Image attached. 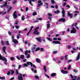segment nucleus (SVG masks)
Here are the masks:
<instances>
[{
    "label": "nucleus",
    "mask_w": 80,
    "mask_h": 80,
    "mask_svg": "<svg viewBox=\"0 0 80 80\" xmlns=\"http://www.w3.org/2000/svg\"><path fill=\"white\" fill-rule=\"evenodd\" d=\"M14 36H12V42H14L15 44H17L18 43V41L17 40L14 39Z\"/></svg>",
    "instance_id": "nucleus-1"
},
{
    "label": "nucleus",
    "mask_w": 80,
    "mask_h": 80,
    "mask_svg": "<svg viewBox=\"0 0 80 80\" xmlns=\"http://www.w3.org/2000/svg\"><path fill=\"white\" fill-rule=\"evenodd\" d=\"M17 11H15L13 13V18L14 19L17 18Z\"/></svg>",
    "instance_id": "nucleus-2"
},
{
    "label": "nucleus",
    "mask_w": 80,
    "mask_h": 80,
    "mask_svg": "<svg viewBox=\"0 0 80 80\" xmlns=\"http://www.w3.org/2000/svg\"><path fill=\"white\" fill-rule=\"evenodd\" d=\"M77 32L76 29L74 28H73L72 30H71V33H75Z\"/></svg>",
    "instance_id": "nucleus-3"
},
{
    "label": "nucleus",
    "mask_w": 80,
    "mask_h": 80,
    "mask_svg": "<svg viewBox=\"0 0 80 80\" xmlns=\"http://www.w3.org/2000/svg\"><path fill=\"white\" fill-rule=\"evenodd\" d=\"M18 79L19 80H23V78L22 77V75L21 73H19V75L18 76Z\"/></svg>",
    "instance_id": "nucleus-4"
},
{
    "label": "nucleus",
    "mask_w": 80,
    "mask_h": 80,
    "mask_svg": "<svg viewBox=\"0 0 80 80\" xmlns=\"http://www.w3.org/2000/svg\"><path fill=\"white\" fill-rule=\"evenodd\" d=\"M68 17H70L71 18H72L73 17V14L70 13V11H68Z\"/></svg>",
    "instance_id": "nucleus-5"
},
{
    "label": "nucleus",
    "mask_w": 80,
    "mask_h": 80,
    "mask_svg": "<svg viewBox=\"0 0 80 80\" xmlns=\"http://www.w3.org/2000/svg\"><path fill=\"white\" fill-rule=\"evenodd\" d=\"M0 60H5L6 62H7V59L4 57H2V56L0 54Z\"/></svg>",
    "instance_id": "nucleus-6"
},
{
    "label": "nucleus",
    "mask_w": 80,
    "mask_h": 80,
    "mask_svg": "<svg viewBox=\"0 0 80 80\" xmlns=\"http://www.w3.org/2000/svg\"><path fill=\"white\" fill-rule=\"evenodd\" d=\"M61 72L63 74H67L68 73V71H64L63 70H62Z\"/></svg>",
    "instance_id": "nucleus-7"
},
{
    "label": "nucleus",
    "mask_w": 80,
    "mask_h": 80,
    "mask_svg": "<svg viewBox=\"0 0 80 80\" xmlns=\"http://www.w3.org/2000/svg\"><path fill=\"white\" fill-rule=\"evenodd\" d=\"M53 43H55V44H60V42L58 41H52Z\"/></svg>",
    "instance_id": "nucleus-8"
},
{
    "label": "nucleus",
    "mask_w": 80,
    "mask_h": 80,
    "mask_svg": "<svg viewBox=\"0 0 80 80\" xmlns=\"http://www.w3.org/2000/svg\"><path fill=\"white\" fill-rule=\"evenodd\" d=\"M6 48H7V47L5 46H4L2 48L3 52L4 53H5V54H7V52H5V50L6 49Z\"/></svg>",
    "instance_id": "nucleus-9"
},
{
    "label": "nucleus",
    "mask_w": 80,
    "mask_h": 80,
    "mask_svg": "<svg viewBox=\"0 0 80 80\" xmlns=\"http://www.w3.org/2000/svg\"><path fill=\"white\" fill-rule=\"evenodd\" d=\"M78 56L77 57L76 59V60L77 61V60H78L79 59H80V52H78Z\"/></svg>",
    "instance_id": "nucleus-10"
},
{
    "label": "nucleus",
    "mask_w": 80,
    "mask_h": 80,
    "mask_svg": "<svg viewBox=\"0 0 80 80\" xmlns=\"http://www.w3.org/2000/svg\"><path fill=\"white\" fill-rule=\"evenodd\" d=\"M62 16L63 17H65V11L64 10V9L63 8H62Z\"/></svg>",
    "instance_id": "nucleus-11"
},
{
    "label": "nucleus",
    "mask_w": 80,
    "mask_h": 80,
    "mask_svg": "<svg viewBox=\"0 0 80 80\" xmlns=\"http://www.w3.org/2000/svg\"><path fill=\"white\" fill-rule=\"evenodd\" d=\"M48 16H49V17H48L49 19H50V20H52L51 17H52V14L50 13H48Z\"/></svg>",
    "instance_id": "nucleus-12"
},
{
    "label": "nucleus",
    "mask_w": 80,
    "mask_h": 80,
    "mask_svg": "<svg viewBox=\"0 0 80 80\" xmlns=\"http://www.w3.org/2000/svg\"><path fill=\"white\" fill-rule=\"evenodd\" d=\"M27 63L28 65H30V64L31 65V67H32L33 66V64H32V63L31 62H27Z\"/></svg>",
    "instance_id": "nucleus-13"
},
{
    "label": "nucleus",
    "mask_w": 80,
    "mask_h": 80,
    "mask_svg": "<svg viewBox=\"0 0 80 80\" xmlns=\"http://www.w3.org/2000/svg\"><path fill=\"white\" fill-rule=\"evenodd\" d=\"M37 31V30H35V31L34 32V34H35V35H38L39 34H40V32Z\"/></svg>",
    "instance_id": "nucleus-14"
},
{
    "label": "nucleus",
    "mask_w": 80,
    "mask_h": 80,
    "mask_svg": "<svg viewBox=\"0 0 80 80\" xmlns=\"http://www.w3.org/2000/svg\"><path fill=\"white\" fill-rule=\"evenodd\" d=\"M7 2H5L4 3V4L1 6V8H3V7H5V6H6L7 5Z\"/></svg>",
    "instance_id": "nucleus-15"
},
{
    "label": "nucleus",
    "mask_w": 80,
    "mask_h": 80,
    "mask_svg": "<svg viewBox=\"0 0 80 80\" xmlns=\"http://www.w3.org/2000/svg\"><path fill=\"white\" fill-rule=\"evenodd\" d=\"M65 18H62L59 20V22H65Z\"/></svg>",
    "instance_id": "nucleus-16"
},
{
    "label": "nucleus",
    "mask_w": 80,
    "mask_h": 80,
    "mask_svg": "<svg viewBox=\"0 0 80 80\" xmlns=\"http://www.w3.org/2000/svg\"><path fill=\"white\" fill-rule=\"evenodd\" d=\"M36 39L38 40V41L39 42H40L41 41V37H40L39 38H36Z\"/></svg>",
    "instance_id": "nucleus-17"
},
{
    "label": "nucleus",
    "mask_w": 80,
    "mask_h": 80,
    "mask_svg": "<svg viewBox=\"0 0 80 80\" xmlns=\"http://www.w3.org/2000/svg\"><path fill=\"white\" fill-rule=\"evenodd\" d=\"M36 61L37 62V63H40V62H41L40 60L38 58H36Z\"/></svg>",
    "instance_id": "nucleus-18"
},
{
    "label": "nucleus",
    "mask_w": 80,
    "mask_h": 80,
    "mask_svg": "<svg viewBox=\"0 0 80 80\" xmlns=\"http://www.w3.org/2000/svg\"><path fill=\"white\" fill-rule=\"evenodd\" d=\"M47 28H48L50 27V24L48 23L47 24Z\"/></svg>",
    "instance_id": "nucleus-19"
},
{
    "label": "nucleus",
    "mask_w": 80,
    "mask_h": 80,
    "mask_svg": "<svg viewBox=\"0 0 80 80\" xmlns=\"http://www.w3.org/2000/svg\"><path fill=\"white\" fill-rule=\"evenodd\" d=\"M57 74L56 73H53L51 74V77H55Z\"/></svg>",
    "instance_id": "nucleus-20"
},
{
    "label": "nucleus",
    "mask_w": 80,
    "mask_h": 80,
    "mask_svg": "<svg viewBox=\"0 0 80 80\" xmlns=\"http://www.w3.org/2000/svg\"><path fill=\"white\" fill-rule=\"evenodd\" d=\"M21 19H22V21H23V20H24L25 19V16H24V15H23L21 18Z\"/></svg>",
    "instance_id": "nucleus-21"
},
{
    "label": "nucleus",
    "mask_w": 80,
    "mask_h": 80,
    "mask_svg": "<svg viewBox=\"0 0 80 80\" xmlns=\"http://www.w3.org/2000/svg\"><path fill=\"white\" fill-rule=\"evenodd\" d=\"M35 47H33L32 48V52H34V51L35 50Z\"/></svg>",
    "instance_id": "nucleus-22"
},
{
    "label": "nucleus",
    "mask_w": 80,
    "mask_h": 80,
    "mask_svg": "<svg viewBox=\"0 0 80 80\" xmlns=\"http://www.w3.org/2000/svg\"><path fill=\"white\" fill-rule=\"evenodd\" d=\"M10 71H11V75H13V74L14 73V71L10 70Z\"/></svg>",
    "instance_id": "nucleus-23"
},
{
    "label": "nucleus",
    "mask_w": 80,
    "mask_h": 80,
    "mask_svg": "<svg viewBox=\"0 0 80 80\" xmlns=\"http://www.w3.org/2000/svg\"><path fill=\"white\" fill-rule=\"evenodd\" d=\"M42 5H43V3L41 2L40 4H39L38 5V7H40V6H42Z\"/></svg>",
    "instance_id": "nucleus-24"
},
{
    "label": "nucleus",
    "mask_w": 80,
    "mask_h": 80,
    "mask_svg": "<svg viewBox=\"0 0 80 80\" xmlns=\"http://www.w3.org/2000/svg\"><path fill=\"white\" fill-rule=\"evenodd\" d=\"M20 58H21V59H23L24 58V55H21L20 56Z\"/></svg>",
    "instance_id": "nucleus-25"
},
{
    "label": "nucleus",
    "mask_w": 80,
    "mask_h": 80,
    "mask_svg": "<svg viewBox=\"0 0 80 80\" xmlns=\"http://www.w3.org/2000/svg\"><path fill=\"white\" fill-rule=\"evenodd\" d=\"M0 79L1 80H5V77H0Z\"/></svg>",
    "instance_id": "nucleus-26"
},
{
    "label": "nucleus",
    "mask_w": 80,
    "mask_h": 80,
    "mask_svg": "<svg viewBox=\"0 0 80 80\" xmlns=\"http://www.w3.org/2000/svg\"><path fill=\"white\" fill-rule=\"evenodd\" d=\"M68 55H66L65 56V58L66 60H68Z\"/></svg>",
    "instance_id": "nucleus-27"
},
{
    "label": "nucleus",
    "mask_w": 80,
    "mask_h": 80,
    "mask_svg": "<svg viewBox=\"0 0 80 80\" xmlns=\"http://www.w3.org/2000/svg\"><path fill=\"white\" fill-rule=\"evenodd\" d=\"M35 78H36V79L39 80V77L38 76H35Z\"/></svg>",
    "instance_id": "nucleus-28"
},
{
    "label": "nucleus",
    "mask_w": 80,
    "mask_h": 80,
    "mask_svg": "<svg viewBox=\"0 0 80 80\" xmlns=\"http://www.w3.org/2000/svg\"><path fill=\"white\" fill-rule=\"evenodd\" d=\"M44 3H45V5H46V6H47V7H46V8H48V3H47V2H44Z\"/></svg>",
    "instance_id": "nucleus-29"
},
{
    "label": "nucleus",
    "mask_w": 80,
    "mask_h": 80,
    "mask_svg": "<svg viewBox=\"0 0 80 80\" xmlns=\"http://www.w3.org/2000/svg\"><path fill=\"white\" fill-rule=\"evenodd\" d=\"M39 50H40V48L38 47L35 49V52H37V51Z\"/></svg>",
    "instance_id": "nucleus-30"
},
{
    "label": "nucleus",
    "mask_w": 80,
    "mask_h": 80,
    "mask_svg": "<svg viewBox=\"0 0 80 80\" xmlns=\"http://www.w3.org/2000/svg\"><path fill=\"white\" fill-rule=\"evenodd\" d=\"M12 7H10V8L9 9L8 11V13H9V12H10V10H11V9H12Z\"/></svg>",
    "instance_id": "nucleus-31"
},
{
    "label": "nucleus",
    "mask_w": 80,
    "mask_h": 80,
    "mask_svg": "<svg viewBox=\"0 0 80 80\" xmlns=\"http://www.w3.org/2000/svg\"><path fill=\"white\" fill-rule=\"evenodd\" d=\"M10 59L12 60V61H13L14 60H15V58H14L13 57H11L10 58Z\"/></svg>",
    "instance_id": "nucleus-32"
},
{
    "label": "nucleus",
    "mask_w": 80,
    "mask_h": 80,
    "mask_svg": "<svg viewBox=\"0 0 80 80\" xmlns=\"http://www.w3.org/2000/svg\"><path fill=\"white\" fill-rule=\"evenodd\" d=\"M60 12V11L58 10H57L56 11H55L54 13H58Z\"/></svg>",
    "instance_id": "nucleus-33"
},
{
    "label": "nucleus",
    "mask_w": 80,
    "mask_h": 80,
    "mask_svg": "<svg viewBox=\"0 0 80 80\" xmlns=\"http://www.w3.org/2000/svg\"><path fill=\"white\" fill-rule=\"evenodd\" d=\"M51 2L52 4H54V3H55V2H54V0H51Z\"/></svg>",
    "instance_id": "nucleus-34"
},
{
    "label": "nucleus",
    "mask_w": 80,
    "mask_h": 80,
    "mask_svg": "<svg viewBox=\"0 0 80 80\" xmlns=\"http://www.w3.org/2000/svg\"><path fill=\"white\" fill-rule=\"evenodd\" d=\"M43 69L45 72H47V69H46V67H45V66H44Z\"/></svg>",
    "instance_id": "nucleus-35"
},
{
    "label": "nucleus",
    "mask_w": 80,
    "mask_h": 80,
    "mask_svg": "<svg viewBox=\"0 0 80 80\" xmlns=\"http://www.w3.org/2000/svg\"><path fill=\"white\" fill-rule=\"evenodd\" d=\"M8 42H9L8 41H6V45H9V43Z\"/></svg>",
    "instance_id": "nucleus-36"
},
{
    "label": "nucleus",
    "mask_w": 80,
    "mask_h": 80,
    "mask_svg": "<svg viewBox=\"0 0 80 80\" xmlns=\"http://www.w3.org/2000/svg\"><path fill=\"white\" fill-rule=\"evenodd\" d=\"M37 12H33V14H32V15H37Z\"/></svg>",
    "instance_id": "nucleus-37"
},
{
    "label": "nucleus",
    "mask_w": 80,
    "mask_h": 80,
    "mask_svg": "<svg viewBox=\"0 0 80 80\" xmlns=\"http://www.w3.org/2000/svg\"><path fill=\"white\" fill-rule=\"evenodd\" d=\"M23 67H28V65L26 63H24L23 65Z\"/></svg>",
    "instance_id": "nucleus-38"
},
{
    "label": "nucleus",
    "mask_w": 80,
    "mask_h": 80,
    "mask_svg": "<svg viewBox=\"0 0 80 80\" xmlns=\"http://www.w3.org/2000/svg\"><path fill=\"white\" fill-rule=\"evenodd\" d=\"M72 59H70V60H69L67 62L68 63H70V62H72Z\"/></svg>",
    "instance_id": "nucleus-39"
},
{
    "label": "nucleus",
    "mask_w": 80,
    "mask_h": 80,
    "mask_svg": "<svg viewBox=\"0 0 80 80\" xmlns=\"http://www.w3.org/2000/svg\"><path fill=\"white\" fill-rule=\"evenodd\" d=\"M8 33L9 35H10V36H11V35H12V33L10 32V31H8Z\"/></svg>",
    "instance_id": "nucleus-40"
},
{
    "label": "nucleus",
    "mask_w": 80,
    "mask_h": 80,
    "mask_svg": "<svg viewBox=\"0 0 80 80\" xmlns=\"http://www.w3.org/2000/svg\"><path fill=\"white\" fill-rule=\"evenodd\" d=\"M73 71L74 72H75V73H77V72H78V71H77V70L76 69H74L73 70Z\"/></svg>",
    "instance_id": "nucleus-41"
},
{
    "label": "nucleus",
    "mask_w": 80,
    "mask_h": 80,
    "mask_svg": "<svg viewBox=\"0 0 80 80\" xmlns=\"http://www.w3.org/2000/svg\"><path fill=\"white\" fill-rule=\"evenodd\" d=\"M27 53H28V51H26L25 53V55H27Z\"/></svg>",
    "instance_id": "nucleus-42"
},
{
    "label": "nucleus",
    "mask_w": 80,
    "mask_h": 80,
    "mask_svg": "<svg viewBox=\"0 0 80 80\" xmlns=\"http://www.w3.org/2000/svg\"><path fill=\"white\" fill-rule=\"evenodd\" d=\"M30 57V54H28L27 57V58H29Z\"/></svg>",
    "instance_id": "nucleus-43"
},
{
    "label": "nucleus",
    "mask_w": 80,
    "mask_h": 80,
    "mask_svg": "<svg viewBox=\"0 0 80 80\" xmlns=\"http://www.w3.org/2000/svg\"><path fill=\"white\" fill-rule=\"evenodd\" d=\"M47 39H48V40H49V41H52V39H50L48 38H47Z\"/></svg>",
    "instance_id": "nucleus-44"
},
{
    "label": "nucleus",
    "mask_w": 80,
    "mask_h": 80,
    "mask_svg": "<svg viewBox=\"0 0 80 80\" xmlns=\"http://www.w3.org/2000/svg\"><path fill=\"white\" fill-rule=\"evenodd\" d=\"M16 72V74H18V70L17 69H15Z\"/></svg>",
    "instance_id": "nucleus-45"
},
{
    "label": "nucleus",
    "mask_w": 80,
    "mask_h": 80,
    "mask_svg": "<svg viewBox=\"0 0 80 80\" xmlns=\"http://www.w3.org/2000/svg\"><path fill=\"white\" fill-rule=\"evenodd\" d=\"M70 68H71V65H69L68 66V70H70Z\"/></svg>",
    "instance_id": "nucleus-46"
},
{
    "label": "nucleus",
    "mask_w": 80,
    "mask_h": 80,
    "mask_svg": "<svg viewBox=\"0 0 80 80\" xmlns=\"http://www.w3.org/2000/svg\"><path fill=\"white\" fill-rule=\"evenodd\" d=\"M15 27L17 28V29H18V28H19V26H16Z\"/></svg>",
    "instance_id": "nucleus-47"
},
{
    "label": "nucleus",
    "mask_w": 80,
    "mask_h": 80,
    "mask_svg": "<svg viewBox=\"0 0 80 80\" xmlns=\"http://www.w3.org/2000/svg\"><path fill=\"white\" fill-rule=\"evenodd\" d=\"M27 31V28H26L24 29V30H22L23 32H25V31Z\"/></svg>",
    "instance_id": "nucleus-48"
},
{
    "label": "nucleus",
    "mask_w": 80,
    "mask_h": 80,
    "mask_svg": "<svg viewBox=\"0 0 80 80\" xmlns=\"http://www.w3.org/2000/svg\"><path fill=\"white\" fill-rule=\"evenodd\" d=\"M21 67L22 65H19L18 67V69H20L21 68Z\"/></svg>",
    "instance_id": "nucleus-49"
},
{
    "label": "nucleus",
    "mask_w": 80,
    "mask_h": 80,
    "mask_svg": "<svg viewBox=\"0 0 80 80\" xmlns=\"http://www.w3.org/2000/svg\"><path fill=\"white\" fill-rule=\"evenodd\" d=\"M1 44H2V45H3L4 43H3V41H2L1 42Z\"/></svg>",
    "instance_id": "nucleus-50"
},
{
    "label": "nucleus",
    "mask_w": 80,
    "mask_h": 80,
    "mask_svg": "<svg viewBox=\"0 0 80 80\" xmlns=\"http://www.w3.org/2000/svg\"><path fill=\"white\" fill-rule=\"evenodd\" d=\"M33 28V26L31 27V29L30 30V32H31V31H32V30Z\"/></svg>",
    "instance_id": "nucleus-51"
},
{
    "label": "nucleus",
    "mask_w": 80,
    "mask_h": 80,
    "mask_svg": "<svg viewBox=\"0 0 80 80\" xmlns=\"http://www.w3.org/2000/svg\"><path fill=\"white\" fill-rule=\"evenodd\" d=\"M17 3V1L16 0L14 1L13 2V4H15V3Z\"/></svg>",
    "instance_id": "nucleus-52"
},
{
    "label": "nucleus",
    "mask_w": 80,
    "mask_h": 80,
    "mask_svg": "<svg viewBox=\"0 0 80 80\" xmlns=\"http://www.w3.org/2000/svg\"><path fill=\"white\" fill-rule=\"evenodd\" d=\"M16 58L18 60H20V58H19V57L18 56H17Z\"/></svg>",
    "instance_id": "nucleus-53"
},
{
    "label": "nucleus",
    "mask_w": 80,
    "mask_h": 80,
    "mask_svg": "<svg viewBox=\"0 0 80 80\" xmlns=\"http://www.w3.org/2000/svg\"><path fill=\"white\" fill-rule=\"evenodd\" d=\"M39 28V27H37L36 28H35V30H37Z\"/></svg>",
    "instance_id": "nucleus-54"
},
{
    "label": "nucleus",
    "mask_w": 80,
    "mask_h": 80,
    "mask_svg": "<svg viewBox=\"0 0 80 80\" xmlns=\"http://www.w3.org/2000/svg\"><path fill=\"white\" fill-rule=\"evenodd\" d=\"M60 58H61V60H63V59L64 58L62 57H61Z\"/></svg>",
    "instance_id": "nucleus-55"
},
{
    "label": "nucleus",
    "mask_w": 80,
    "mask_h": 80,
    "mask_svg": "<svg viewBox=\"0 0 80 80\" xmlns=\"http://www.w3.org/2000/svg\"><path fill=\"white\" fill-rule=\"evenodd\" d=\"M17 39H19V38H20V36L18 35L17 36Z\"/></svg>",
    "instance_id": "nucleus-56"
},
{
    "label": "nucleus",
    "mask_w": 80,
    "mask_h": 80,
    "mask_svg": "<svg viewBox=\"0 0 80 80\" xmlns=\"http://www.w3.org/2000/svg\"><path fill=\"white\" fill-rule=\"evenodd\" d=\"M38 3H41V2H42V1L39 0V1H38Z\"/></svg>",
    "instance_id": "nucleus-57"
},
{
    "label": "nucleus",
    "mask_w": 80,
    "mask_h": 80,
    "mask_svg": "<svg viewBox=\"0 0 80 80\" xmlns=\"http://www.w3.org/2000/svg\"><path fill=\"white\" fill-rule=\"evenodd\" d=\"M70 75L71 77L72 78H73V76H72V74H70Z\"/></svg>",
    "instance_id": "nucleus-58"
},
{
    "label": "nucleus",
    "mask_w": 80,
    "mask_h": 80,
    "mask_svg": "<svg viewBox=\"0 0 80 80\" xmlns=\"http://www.w3.org/2000/svg\"><path fill=\"white\" fill-rule=\"evenodd\" d=\"M78 15V14H77V13H75L74 16V17H76V16H77V15Z\"/></svg>",
    "instance_id": "nucleus-59"
},
{
    "label": "nucleus",
    "mask_w": 80,
    "mask_h": 80,
    "mask_svg": "<svg viewBox=\"0 0 80 80\" xmlns=\"http://www.w3.org/2000/svg\"><path fill=\"white\" fill-rule=\"evenodd\" d=\"M58 40L59 41H60L62 40V39L60 38H58Z\"/></svg>",
    "instance_id": "nucleus-60"
},
{
    "label": "nucleus",
    "mask_w": 80,
    "mask_h": 80,
    "mask_svg": "<svg viewBox=\"0 0 80 80\" xmlns=\"http://www.w3.org/2000/svg\"><path fill=\"white\" fill-rule=\"evenodd\" d=\"M32 67H33V68H36V66H35V65L34 64L32 65Z\"/></svg>",
    "instance_id": "nucleus-61"
},
{
    "label": "nucleus",
    "mask_w": 80,
    "mask_h": 80,
    "mask_svg": "<svg viewBox=\"0 0 80 80\" xmlns=\"http://www.w3.org/2000/svg\"><path fill=\"white\" fill-rule=\"evenodd\" d=\"M77 80H80V77H78L77 78Z\"/></svg>",
    "instance_id": "nucleus-62"
},
{
    "label": "nucleus",
    "mask_w": 80,
    "mask_h": 80,
    "mask_svg": "<svg viewBox=\"0 0 80 80\" xmlns=\"http://www.w3.org/2000/svg\"><path fill=\"white\" fill-rule=\"evenodd\" d=\"M40 50H41V51H43V48H41Z\"/></svg>",
    "instance_id": "nucleus-63"
},
{
    "label": "nucleus",
    "mask_w": 80,
    "mask_h": 80,
    "mask_svg": "<svg viewBox=\"0 0 80 80\" xmlns=\"http://www.w3.org/2000/svg\"><path fill=\"white\" fill-rule=\"evenodd\" d=\"M42 41L44 42V43H45V39H44L42 38Z\"/></svg>",
    "instance_id": "nucleus-64"
}]
</instances>
